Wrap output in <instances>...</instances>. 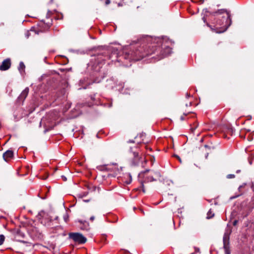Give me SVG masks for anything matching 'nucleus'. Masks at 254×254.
Wrapping results in <instances>:
<instances>
[{
  "label": "nucleus",
  "instance_id": "nucleus-7",
  "mask_svg": "<svg viewBox=\"0 0 254 254\" xmlns=\"http://www.w3.org/2000/svg\"><path fill=\"white\" fill-rule=\"evenodd\" d=\"M29 90L28 88L24 89L20 95V98L25 99L28 93Z\"/></svg>",
  "mask_w": 254,
  "mask_h": 254
},
{
  "label": "nucleus",
  "instance_id": "nucleus-16",
  "mask_svg": "<svg viewBox=\"0 0 254 254\" xmlns=\"http://www.w3.org/2000/svg\"><path fill=\"white\" fill-rule=\"evenodd\" d=\"M166 50H167V52H168V53H170L171 49L169 48H167L166 49Z\"/></svg>",
  "mask_w": 254,
  "mask_h": 254
},
{
  "label": "nucleus",
  "instance_id": "nucleus-13",
  "mask_svg": "<svg viewBox=\"0 0 254 254\" xmlns=\"http://www.w3.org/2000/svg\"><path fill=\"white\" fill-rule=\"evenodd\" d=\"M110 3V0H107L106 1V4H109Z\"/></svg>",
  "mask_w": 254,
  "mask_h": 254
},
{
  "label": "nucleus",
  "instance_id": "nucleus-15",
  "mask_svg": "<svg viewBox=\"0 0 254 254\" xmlns=\"http://www.w3.org/2000/svg\"><path fill=\"white\" fill-rule=\"evenodd\" d=\"M141 185H142V190L143 192L145 191L144 190V185H143V183H141Z\"/></svg>",
  "mask_w": 254,
  "mask_h": 254
},
{
  "label": "nucleus",
  "instance_id": "nucleus-4",
  "mask_svg": "<svg viewBox=\"0 0 254 254\" xmlns=\"http://www.w3.org/2000/svg\"><path fill=\"white\" fill-rule=\"evenodd\" d=\"M13 156V152L11 150H7L3 154V158L4 161H8L9 159L12 158Z\"/></svg>",
  "mask_w": 254,
  "mask_h": 254
},
{
  "label": "nucleus",
  "instance_id": "nucleus-17",
  "mask_svg": "<svg viewBox=\"0 0 254 254\" xmlns=\"http://www.w3.org/2000/svg\"><path fill=\"white\" fill-rule=\"evenodd\" d=\"M133 155H134V157H136V156H138V153L136 152H134Z\"/></svg>",
  "mask_w": 254,
  "mask_h": 254
},
{
  "label": "nucleus",
  "instance_id": "nucleus-2",
  "mask_svg": "<svg viewBox=\"0 0 254 254\" xmlns=\"http://www.w3.org/2000/svg\"><path fill=\"white\" fill-rule=\"evenodd\" d=\"M11 65V62L9 59H7L4 60L1 65L0 66V70H7Z\"/></svg>",
  "mask_w": 254,
  "mask_h": 254
},
{
  "label": "nucleus",
  "instance_id": "nucleus-21",
  "mask_svg": "<svg viewBox=\"0 0 254 254\" xmlns=\"http://www.w3.org/2000/svg\"><path fill=\"white\" fill-rule=\"evenodd\" d=\"M63 178H64V180H66V178H65V177H63Z\"/></svg>",
  "mask_w": 254,
  "mask_h": 254
},
{
  "label": "nucleus",
  "instance_id": "nucleus-19",
  "mask_svg": "<svg viewBox=\"0 0 254 254\" xmlns=\"http://www.w3.org/2000/svg\"><path fill=\"white\" fill-rule=\"evenodd\" d=\"M237 222V221H235L234 222V225H236Z\"/></svg>",
  "mask_w": 254,
  "mask_h": 254
},
{
  "label": "nucleus",
  "instance_id": "nucleus-8",
  "mask_svg": "<svg viewBox=\"0 0 254 254\" xmlns=\"http://www.w3.org/2000/svg\"><path fill=\"white\" fill-rule=\"evenodd\" d=\"M5 239V237L3 235H0V245H1Z\"/></svg>",
  "mask_w": 254,
  "mask_h": 254
},
{
  "label": "nucleus",
  "instance_id": "nucleus-5",
  "mask_svg": "<svg viewBox=\"0 0 254 254\" xmlns=\"http://www.w3.org/2000/svg\"><path fill=\"white\" fill-rule=\"evenodd\" d=\"M227 18L228 19H229V22L228 24V25L223 26V30L222 31H216V32H217V33H221V32H224L225 30H226V29L228 28V27L230 25V24H231V19L230 18V15H229L228 13H227Z\"/></svg>",
  "mask_w": 254,
  "mask_h": 254
},
{
  "label": "nucleus",
  "instance_id": "nucleus-18",
  "mask_svg": "<svg viewBox=\"0 0 254 254\" xmlns=\"http://www.w3.org/2000/svg\"><path fill=\"white\" fill-rule=\"evenodd\" d=\"M67 216L66 215H65L64 216V219L65 220V221H66V219H67Z\"/></svg>",
  "mask_w": 254,
  "mask_h": 254
},
{
  "label": "nucleus",
  "instance_id": "nucleus-20",
  "mask_svg": "<svg viewBox=\"0 0 254 254\" xmlns=\"http://www.w3.org/2000/svg\"><path fill=\"white\" fill-rule=\"evenodd\" d=\"M129 142H134V141H131V140H129Z\"/></svg>",
  "mask_w": 254,
  "mask_h": 254
},
{
  "label": "nucleus",
  "instance_id": "nucleus-1",
  "mask_svg": "<svg viewBox=\"0 0 254 254\" xmlns=\"http://www.w3.org/2000/svg\"><path fill=\"white\" fill-rule=\"evenodd\" d=\"M69 237L74 242L79 244H84L87 241V239L81 234L78 233H70Z\"/></svg>",
  "mask_w": 254,
  "mask_h": 254
},
{
  "label": "nucleus",
  "instance_id": "nucleus-3",
  "mask_svg": "<svg viewBox=\"0 0 254 254\" xmlns=\"http://www.w3.org/2000/svg\"><path fill=\"white\" fill-rule=\"evenodd\" d=\"M228 236L225 234L223 237V243H224V248L225 250L226 254H230V251L229 250L227 245L228 244Z\"/></svg>",
  "mask_w": 254,
  "mask_h": 254
},
{
  "label": "nucleus",
  "instance_id": "nucleus-11",
  "mask_svg": "<svg viewBox=\"0 0 254 254\" xmlns=\"http://www.w3.org/2000/svg\"><path fill=\"white\" fill-rule=\"evenodd\" d=\"M174 156H175V157H176V158L179 160V161H180V162H181V163H182V162L181 159L180 158V157H179V156H178V155H174Z\"/></svg>",
  "mask_w": 254,
  "mask_h": 254
},
{
  "label": "nucleus",
  "instance_id": "nucleus-12",
  "mask_svg": "<svg viewBox=\"0 0 254 254\" xmlns=\"http://www.w3.org/2000/svg\"><path fill=\"white\" fill-rule=\"evenodd\" d=\"M95 219V217L94 216H91L90 218V220L92 221H93Z\"/></svg>",
  "mask_w": 254,
  "mask_h": 254
},
{
  "label": "nucleus",
  "instance_id": "nucleus-6",
  "mask_svg": "<svg viewBox=\"0 0 254 254\" xmlns=\"http://www.w3.org/2000/svg\"><path fill=\"white\" fill-rule=\"evenodd\" d=\"M154 176L156 177H158L160 176V174L158 173H154L153 174H151L147 177V179L150 182L155 181V180L154 178Z\"/></svg>",
  "mask_w": 254,
  "mask_h": 254
},
{
  "label": "nucleus",
  "instance_id": "nucleus-14",
  "mask_svg": "<svg viewBox=\"0 0 254 254\" xmlns=\"http://www.w3.org/2000/svg\"><path fill=\"white\" fill-rule=\"evenodd\" d=\"M218 25H220V26H221V25H222V24H221V23H220L219 22H218V23H217V24H216V26H218ZM216 29H218V27H216Z\"/></svg>",
  "mask_w": 254,
  "mask_h": 254
},
{
  "label": "nucleus",
  "instance_id": "nucleus-10",
  "mask_svg": "<svg viewBox=\"0 0 254 254\" xmlns=\"http://www.w3.org/2000/svg\"><path fill=\"white\" fill-rule=\"evenodd\" d=\"M235 177V175L233 174H229L227 176V178L228 179H232L234 178Z\"/></svg>",
  "mask_w": 254,
  "mask_h": 254
},
{
  "label": "nucleus",
  "instance_id": "nucleus-9",
  "mask_svg": "<svg viewBox=\"0 0 254 254\" xmlns=\"http://www.w3.org/2000/svg\"><path fill=\"white\" fill-rule=\"evenodd\" d=\"M25 68V65L22 62H21L19 64V70L23 69Z\"/></svg>",
  "mask_w": 254,
  "mask_h": 254
}]
</instances>
